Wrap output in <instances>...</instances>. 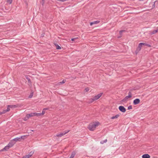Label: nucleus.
Masks as SVG:
<instances>
[{
    "label": "nucleus",
    "instance_id": "1",
    "mask_svg": "<svg viewBox=\"0 0 158 158\" xmlns=\"http://www.w3.org/2000/svg\"><path fill=\"white\" fill-rule=\"evenodd\" d=\"M100 123L98 122H94L90 123L89 125L88 128L91 131L94 130L96 128L99 126Z\"/></svg>",
    "mask_w": 158,
    "mask_h": 158
},
{
    "label": "nucleus",
    "instance_id": "2",
    "mask_svg": "<svg viewBox=\"0 0 158 158\" xmlns=\"http://www.w3.org/2000/svg\"><path fill=\"white\" fill-rule=\"evenodd\" d=\"M102 93H100L93 97L92 98L90 99V102H92L96 100L99 99L102 95Z\"/></svg>",
    "mask_w": 158,
    "mask_h": 158
},
{
    "label": "nucleus",
    "instance_id": "3",
    "mask_svg": "<svg viewBox=\"0 0 158 158\" xmlns=\"http://www.w3.org/2000/svg\"><path fill=\"white\" fill-rule=\"evenodd\" d=\"M128 96H126L123 100L122 101L123 102H126L128 99L130 98H131L132 97V95L131 93L130 92H129L128 93Z\"/></svg>",
    "mask_w": 158,
    "mask_h": 158
},
{
    "label": "nucleus",
    "instance_id": "4",
    "mask_svg": "<svg viewBox=\"0 0 158 158\" xmlns=\"http://www.w3.org/2000/svg\"><path fill=\"white\" fill-rule=\"evenodd\" d=\"M33 153L34 152L31 151L29 153V154L25 156L22 158H29L32 155Z\"/></svg>",
    "mask_w": 158,
    "mask_h": 158
},
{
    "label": "nucleus",
    "instance_id": "5",
    "mask_svg": "<svg viewBox=\"0 0 158 158\" xmlns=\"http://www.w3.org/2000/svg\"><path fill=\"white\" fill-rule=\"evenodd\" d=\"M69 131V130L65 131L63 133H62L60 134H57V135H56V136L58 137H61L62 136L68 133Z\"/></svg>",
    "mask_w": 158,
    "mask_h": 158
},
{
    "label": "nucleus",
    "instance_id": "6",
    "mask_svg": "<svg viewBox=\"0 0 158 158\" xmlns=\"http://www.w3.org/2000/svg\"><path fill=\"white\" fill-rule=\"evenodd\" d=\"M27 116H28V117L30 118L31 117H33L35 116H38V115L39 114H37V113H32L29 114H27Z\"/></svg>",
    "mask_w": 158,
    "mask_h": 158
},
{
    "label": "nucleus",
    "instance_id": "7",
    "mask_svg": "<svg viewBox=\"0 0 158 158\" xmlns=\"http://www.w3.org/2000/svg\"><path fill=\"white\" fill-rule=\"evenodd\" d=\"M10 148V146L8 144L7 146H5L3 149L0 150V151L2 152V151H7Z\"/></svg>",
    "mask_w": 158,
    "mask_h": 158
},
{
    "label": "nucleus",
    "instance_id": "8",
    "mask_svg": "<svg viewBox=\"0 0 158 158\" xmlns=\"http://www.w3.org/2000/svg\"><path fill=\"white\" fill-rule=\"evenodd\" d=\"M119 109L123 113L125 112L126 110L125 108L122 106H119Z\"/></svg>",
    "mask_w": 158,
    "mask_h": 158
},
{
    "label": "nucleus",
    "instance_id": "9",
    "mask_svg": "<svg viewBox=\"0 0 158 158\" xmlns=\"http://www.w3.org/2000/svg\"><path fill=\"white\" fill-rule=\"evenodd\" d=\"M15 142L14 140L13 139L12 140L10 141L9 143L8 144L9 145L10 147H11L13 146V145L15 144Z\"/></svg>",
    "mask_w": 158,
    "mask_h": 158
},
{
    "label": "nucleus",
    "instance_id": "10",
    "mask_svg": "<svg viewBox=\"0 0 158 158\" xmlns=\"http://www.w3.org/2000/svg\"><path fill=\"white\" fill-rule=\"evenodd\" d=\"M140 101V100L139 99H136L134 100L133 103L134 105H136L139 103Z\"/></svg>",
    "mask_w": 158,
    "mask_h": 158
},
{
    "label": "nucleus",
    "instance_id": "11",
    "mask_svg": "<svg viewBox=\"0 0 158 158\" xmlns=\"http://www.w3.org/2000/svg\"><path fill=\"white\" fill-rule=\"evenodd\" d=\"M142 45H143V44H142V43H140L139 44V45H138L137 49V50H138V51H140L141 49V48L142 47Z\"/></svg>",
    "mask_w": 158,
    "mask_h": 158
},
{
    "label": "nucleus",
    "instance_id": "12",
    "mask_svg": "<svg viewBox=\"0 0 158 158\" xmlns=\"http://www.w3.org/2000/svg\"><path fill=\"white\" fill-rule=\"evenodd\" d=\"M150 156L148 154H144L142 155V158H150Z\"/></svg>",
    "mask_w": 158,
    "mask_h": 158
},
{
    "label": "nucleus",
    "instance_id": "13",
    "mask_svg": "<svg viewBox=\"0 0 158 158\" xmlns=\"http://www.w3.org/2000/svg\"><path fill=\"white\" fill-rule=\"evenodd\" d=\"M100 21H96L94 22H92L90 23V25L92 26L93 24H96L99 23Z\"/></svg>",
    "mask_w": 158,
    "mask_h": 158
},
{
    "label": "nucleus",
    "instance_id": "14",
    "mask_svg": "<svg viewBox=\"0 0 158 158\" xmlns=\"http://www.w3.org/2000/svg\"><path fill=\"white\" fill-rule=\"evenodd\" d=\"M13 139L15 142V143L17 141H20L21 140V138H20V137H17Z\"/></svg>",
    "mask_w": 158,
    "mask_h": 158
},
{
    "label": "nucleus",
    "instance_id": "15",
    "mask_svg": "<svg viewBox=\"0 0 158 158\" xmlns=\"http://www.w3.org/2000/svg\"><path fill=\"white\" fill-rule=\"evenodd\" d=\"M157 33L156 30H154L152 31H150L149 34L150 35H152Z\"/></svg>",
    "mask_w": 158,
    "mask_h": 158
},
{
    "label": "nucleus",
    "instance_id": "16",
    "mask_svg": "<svg viewBox=\"0 0 158 158\" xmlns=\"http://www.w3.org/2000/svg\"><path fill=\"white\" fill-rule=\"evenodd\" d=\"M119 116V115L117 114L116 115H115V116H112L111 117V119H116L118 118Z\"/></svg>",
    "mask_w": 158,
    "mask_h": 158
},
{
    "label": "nucleus",
    "instance_id": "17",
    "mask_svg": "<svg viewBox=\"0 0 158 158\" xmlns=\"http://www.w3.org/2000/svg\"><path fill=\"white\" fill-rule=\"evenodd\" d=\"M76 153L75 152H73L71 155L70 157L69 158H73L75 156Z\"/></svg>",
    "mask_w": 158,
    "mask_h": 158
},
{
    "label": "nucleus",
    "instance_id": "18",
    "mask_svg": "<svg viewBox=\"0 0 158 158\" xmlns=\"http://www.w3.org/2000/svg\"><path fill=\"white\" fill-rule=\"evenodd\" d=\"M45 110H44V109H43L42 111V113H37V114H39L38 115V116H39L41 115H44L45 114Z\"/></svg>",
    "mask_w": 158,
    "mask_h": 158
},
{
    "label": "nucleus",
    "instance_id": "19",
    "mask_svg": "<svg viewBox=\"0 0 158 158\" xmlns=\"http://www.w3.org/2000/svg\"><path fill=\"white\" fill-rule=\"evenodd\" d=\"M10 106H9V105H8L7 107V109L6 110H4V112H5V113L9 111L10 110Z\"/></svg>",
    "mask_w": 158,
    "mask_h": 158
},
{
    "label": "nucleus",
    "instance_id": "20",
    "mask_svg": "<svg viewBox=\"0 0 158 158\" xmlns=\"http://www.w3.org/2000/svg\"><path fill=\"white\" fill-rule=\"evenodd\" d=\"M142 44H143V45L147 46H148V47H150L151 46V45L150 44H146V43H142Z\"/></svg>",
    "mask_w": 158,
    "mask_h": 158
},
{
    "label": "nucleus",
    "instance_id": "21",
    "mask_svg": "<svg viewBox=\"0 0 158 158\" xmlns=\"http://www.w3.org/2000/svg\"><path fill=\"white\" fill-rule=\"evenodd\" d=\"M29 117L28 116H27V114L26 116L23 118V120L24 121H27L28 118Z\"/></svg>",
    "mask_w": 158,
    "mask_h": 158
},
{
    "label": "nucleus",
    "instance_id": "22",
    "mask_svg": "<svg viewBox=\"0 0 158 158\" xmlns=\"http://www.w3.org/2000/svg\"><path fill=\"white\" fill-rule=\"evenodd\" d=\"M125 30H121V31H119V34H120V36H118V38H120V37H121V36H122V33L124 32H125Z\"/></svg>",
    "mask_w": 158,
    "mask_h": 158
},
{
    "label": "nucleus",
    "instance_id": "23",
    "mask_svg": "<svg viewBox=\"0 0 158 158\" xmlns=\"http://www.w3.org/2000/svg\"><path fill=\"white\" fill-rule=\"evenodd\" d=\"M65 82V81L64 80H63L62 81L60 82H59L58 83V85H60L61 84H64V83Z\"/></svg>",
    "mask_w": 158,
    "mask_h": 158
},
{
    "label": "nucleus",
    "instance_id": "24",
    "mask_svg": "<svg viewBox=\"0 0 158 158\" xmlns=\"http://www.w3.org/2000/svg\"><path fill=\"white\" fill-rule=\"evenodd\" d=\"M12 2V0H7V2L9 4H11Z\"/></svg>",
    "mask_w": 158,
    "mask_h": 158
},
{
    "label": "nucleus",
    "instance_id": "25",
    "mask_svg": "<svg viewBox=\"0 0 158 158\" xmlns=\"http://www.w3.org/2000/svg\"><path fill=\"white\" fill-rule=\"evenodd\" d=\"M107 139H106L104 141H101L100 143L101 144H103L104 143H106L107 142Z\"/></svg>",
    "mask_w": 158,
    "mask_h": 158
},
{
    "label": "nucleus",
    "instance_id": "26",
    "mask_svg": "<svg viewBox=\"0 0 158 158\" xmlns=\"http://www.w3.org/2000/svg\"><path fill=\"white\" fill-rule=\"evenodd\" d=\"M27 78L28 81V82L29 83V85H30H30H31V81L30 79L28 78Z\"/></svg>",
    "mask_w": 158,
    "mask_h": 158
},
{
    "label": "nucleus",
    "instance_id": "27",
    "mask_svg": "<svg viewBox=\"0 0 158 158\" xmlns=\"http://www.w3.org/2000/svg\"><path fill=\"white\" fill-rule=\"evenodd\" d=\"M26 138V136L25 135H23L21 136L20 138H21V139H24Z\"/></svg>",
    "mask_w": 158,
    "mask_h": 158
},
{
    "label": "nucleus",
    "instance_id": "28",
    "mask_svg": "<svg viewBox=\"0 0 158 158\" xmlns=\"http://www.w3.org/2000/svg\"><path fill=\"white\" fill-rule=\"evenodd\" d=\"M9 106H10L11 108H14L16 107V106L15 105H9Z\"/></svg>",
    "mask_w": 158,
    "mask_h": 158
},
{
    "label": "nucleus",
    "instance_id": "29",
    "mask_svg": "<svg viewBox=\"0 0 158 158\" xmlns=\"http://www.w3.org/2000/svg\"><path fill=\"white\" fill-rule=\"evenodd\" d=\"M61 48V47L58 45H57L56 46V48L57 49H60Z\"/></svg>",
    "mask_w": 158,
    "mask_h": 158
},
{
    "label": "nucleus",
    "instance_id": "30",
    "mask_svg": "<svg viewBox=\"0 0 158 158\" xmlns=\"http://www.w3.org/2000/svg\"><path fill=\"white\" fill-rule=\"evenodd\" d=\"M132 109V107L131 106H130L128 107V110H131Z\"/></svg>",
    "mask_w": 158,
    "mask_h": 158
},
{
    "label": "nucleus",
    "instance_id": "31",
    "mask_svg": "<svg viewBox=\"0 0 158 158\" xmlns=\"http://www.w3.org/2000/svg\"><path fill=\"white\" fill-rule=\"evenodd\" d=\"M33 95V93H31L30 95L29 96V98H31Z\"/></svg>",
    "mask_w": 158,
    "mask_h": 158
},
{
    "label": "nucleus",
    "instance_id": "32",
    "mask_svg": "<svg viewBox=\"0 0 158 158\" xmlns=\"http://www.w3.org/2000/svg\"><path fill=\"white\" fill-rule=\"evenodd\" d=\"M77 38H72V39H71V40L74 41L75 40L77 39Z\"/></svg>",
    "mask_w": 158,
    "mask_h": 158
},
{
    "label": "nucleus",
    "instance_id": "33",
    "mask_svg": "<svg viewBox=\"0 0 158 158\" xmlns=\"http://www.w3.org/2000/svg\"><path fill=\"white\" fill-rule=\"evenodd\" d=\"M5 113V112H4L3 111L2 112H0V115H1L2 114H3Z\"/></svg>",
    "mask_w": 158,
    "mask_h": 158
},
{
    "label": "nucleus",
    "instance_id": "34",
    "mask_svg": "<svg viewBox=\"0 0 158 158\" xmlns=\"http://www.w3.org/2000/svg\"><path fill=\"white\" fill-rule=\"evenodd\" d=\"M85 90L86 92H88L89 90V89L88 88H86Z\"/></svg>",
    "mask_w": 158,
    "mask_h": 158
},
{
    "label": "nucleus",
    "instance_id": "35",
    "mask_svg": "<svg viewBox=\"0 0 158 158\" xmlns=\"http://www.w3.org/2000/svg\"><path fill=\"white\" fill-rule=\"evenodd\" d=\"M43 109H44V110H48V108H44Z\"/></svg>",
    "mask_w": 158,
    "mask_h": 158
},
{
    "label": "nucleus",
    "instance_id": "36",
    "mask_svg": "<svg viewBox=\"0 0 158 158\" xmlns=\"http://www.w3.org/2000/svg\"><path fill=\"white\" fill-rule=\"evenodd\" d=\"M156 31L157 32H158V27H157V29H156Z\"/></svg>",
    "mask_w": 158,
    "mask_h": 158
},
{
    "label": "nucleus",
    "instance_id": "37",
    "mask_svg": "<svg viewBox=\"0 0 158 158\" xmlns=\"http://www.w3.org/2000/svg\"><path fill=\"white\" fill-rule=\"evenodd\" d=\"M140 1H143V0H140Z\"/></svg>",
    "mask_w": 158,
    "mask_h": 158
}]
</instances>
